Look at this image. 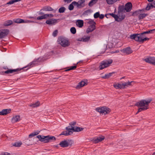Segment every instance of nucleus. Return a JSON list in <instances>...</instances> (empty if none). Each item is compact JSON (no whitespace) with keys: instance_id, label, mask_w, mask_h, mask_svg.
<instances>
[{"instance_id":"obj_1","label":"nucleus","mask_w":155,"mask_h":155,"mask_svg":"<svg viewBox=\"0 0 155 155\" xmlns=\"http://www.w3.org/2000/svg\"><path fill=\"white\" fill-rule=\"evenodd\" d=\"M155 30V29L143 32L140 34L134 33L130 35V38L134 40L139 42L143 43L144 41L148 40L149 38L146 37L144 34L149 33H153Z\"/></svg>"},{"instance_id":"obj_2","label":"nucleus","mask_w":155,"mask_h":155,"mask_svg":"<svg viewBox=\"0 0 155 155\" xmlns=\"http://www.w3.org/2000/svg\"><path fill=\"white\" fill-rule=\"evenodd\" d=\"M42 61V59L41 57H39L37 58H35L30 63L25 67L20 68H17L13 69H8L7 70L5 71L4 72V73L6 74H12L14 72H19L20 71L24 69V68L28 67V68L26 69V70H27L30 68L39 64Z\"/></svg>"},{"instance_id":"obj_3","label":"nucleus","mask_w":155,"mask_h":155,"mask_svg":"<svg viewBox=\"0 0 155 155\" xmlns=\"http://www.w3.org/2000/svg\"><path fill=\"white\" fill-rule=\"evenodd\" d=\"M36 137L39 139V141L45 143L54 142L56 139L54 137L50 135L47 136L38 135Z\"/></svg>"},{"instance_id":"obj_4","label":"nucleus","mask_w":155,"mask_h":155,"mask_svg":"<svg viewBox=\"0 0 155 155\" xmlns=\"http://www.w3.org/2000/svg\"><path fill=\"white\" fill-rule=\"evenodd\" d=\"M113 60L111 59H109L102 61L100 63L99 67L100 70L108 67L109 66L110 64L112 63Z\"/></svg>"},{"instance_id":"obj_5","label":"nucleus","mask_w":155,"mask_h":155,"mask_svg":"<svg viewBox=\"0 0 155 155\" xmlns=\"http://www.w3.org/2000/svg\"><path fill=\"white\" fill-rule=\"evenodd\" d=\"M151 101L152 100L151 99H149L147 100H142L139 102L135 104V105L138 107H143L145 106L148 107V106Z\"/></svg>"},{"instance_id":"obj_6","label":"nucleus","mask_w":155,"mask_h":155,"mask_svg":"<svg viewBox=\"0 0 155 155\" xmlns=\"http://www.w3.org/2000/svg\"><path fill=\"white\" fill-rule=\"evenodd\" d=\"M88 23L90 24L86 30V32L88 33L93 31L96 28V23L93 20H89L88 22Z\"/></svg>"},{"instance_id":"obj_7","label":"nucleus","mask_w":155,"mask_h":155,"mask_svg":"<svg viewBox=\"0 0 155 155\" xmlns=\"http://www.w3.org/2000/svg\"><path fill=\"white\" fill-rule=\"evenodd\" d=\"M96 110L97 112L104 114H107L110 112L109 109L106 107L97 108Z\"/></svg>"},{"instance_id":"obj_8","label":"nucleus","mask_w":155,"mask_h":155,"mask_svg":"<svg viewBox=\"0 0 155 155\" xmlns=\"http://www.w3.org/2000/svg\"><path fill=\"white\" fill-rule=\"evenodd\" d=\"M58 41L59 44L63 47H67L69 45L68 41L62 37H60L58 38Z\"/></svg>"},{"instance_id":"obj_9","label":"nucleus","mask_w":155,"mask_h":155,"mask_svg":"<svg viewBox=\"0 0 155 155\" xmlns=\"http://www.w3.org/2000/svg\"><path fill=\"white\" fill-rule=\"evenodd\" d=\"M72 141L71 140H64L61 141L59 143V145L62 147H67L71 145L70 143Z\"/></svg>"},{"instance_id":"obj_10","label":"nucleus","mask_w":155,"mask_h":155,"mask_svg":"<svg viewBox=\"0 0 155 155\" xmlns=\"http://www.w3.org/2000/svg\"><path fill=\"white\" fill-rule=\"evenodd\" d=\"M9 31L6 29L0 30V38H4L8 34Z\"/></svg>"},{"instance_id":"obj_11","label":"nucleus","mask_w":155,"mask_h":155,"mask_svg":"<svg viewBox=\"0 0 155 155\" xmlns=\"http://www.w3.org/2000/svg\"><path fill=\"white\" fill-rule=\"evenodd\" d=\"M120 51L124 54H129L133 52V51L130 47H127L120 50Z\"/></svg>"},{"instance_id":"obj_12","label":"nucleus","mask_w":155,"mask_h":155,"mask_svg":"<svg viewBox=\"0 0 155 155\" xmlns=\"http://www.w3.org/2000/svg\"><path fill=\"white\" fill-rule=\"evenodd\" d=\"M146 62L155 65V58L149 57L147 58L144 59L143 60Z\"/></svg>"},{"instance_id":"obj_13","label":"nucleus","mask_w":155,"mask_h":155,"mask_svg":"<svg viewBox=\"0 0 155 155\" xmlns=\"http://www.w3.org/2000/svg\"><path fill=\"white\" fill-rule=\"evenodd\" d=\"M109 15L114 18L115 21L120 22L123 20L125 18V15H122L121 18H119L118 16L116 15H115L114 14L110 13Z\"/></svg>"},{"instance_id":"obj_14","label":"nucleus","mask_w":155,"mask_h":155,"mask_svg":"<svg viewBox=\"0 0 155 155\" xmlns=\"http://www.w3.org/2000/svg\"><path fill=\"white\" fill-rule=\"evenodd\" d=\"M91 37L90 36H84L81 38H79L77 39V41H83L84 42H88L90 39Z\"/></svg>"},{"instance_id":"obj_15","label":"nucleus","mask_w":155,"mask_h":155,"mask_svg":"<svg viewBox=\"0 0 155 155\" xmlns=\"http://www.w3.org/2000/svg\"><path fill=\"white\" fill-rule=\"evenodd\" d=\"M57 23V20L54 18H51L46 21V23L49 25H54Z\"/></svg>"},{"instance_id":"obj_16","label":"nucleus","mask_w":155,"mask_h":155,"mask_svg":"<svg viewBox=\"0 0 155 155\" xmlns=\"http://www.w3.org/2000/svg\"><path fill=\"white\" fill-rule=\"evenodd\" d=\"M104 138L105 137L104 136L101 135L97 137L94 138L93 141L95 143H97L102 141Z\"/></svg>"},{"instance_id":"obj_17","label":"nucleus","mask_w":155,"mask_h":155,"mask_svg":"<svg viewBox=\"0 0 155 155\" xmlns=\"http://www.w3.org/2000/svg\"><path fill=\"white\" fill-rule=\"evenodd\" d=\"M126 10L124 5H121L119 6L118 8V14L119 16L120 15L125 12Z\"/></svg>"},{"instance_id":"obj_18","label":"nucleus","mask_w":155,"mask_h":155,"mask_svg":"<svg viewBox=\"0 0 155 155\" xmlns=\"http://www.w3.org/2000/svg\"><path fill=\"white\" fill-rule=\"evenodd\" d=\"M132 4L130 2L127 3L124 7L126 11L127 12H129L131 11L132 8Z\"/></svg>"},{"instance_id":"obj_19","label":"nucleus","mask_w":155,"mask_h":155,"mask_svg":"<svg viewBox=\"0 0 155 155\" xmlns=\"http://www.w3.org/2000/svg\"><path fill=\"white\" fill-rule=\"evenodd\" d=\"M155 8V1H153L152 3H149L146 8V10H149L151 8Z\"/></svg>"},{"instance_id":"obj_20","label":"nucleus","mask_w":155,"mask_h":155,"mask_svg":"<svg viewBox=\"0 0 155 155\" xmlns=\"http://www.w3.org/2000/svg\"><path fill=\"white\" fill-rule=\"evenodd\" d=\"M146 10L145 8L137 10L133 13L132 15L134 16H136L137 15L139 16V15H140L141 13H143Z\"/></svg>"},{"instance_id":"obj_21","label":"nucleus","mask_w":155,"mask_h":155,"mask_svg":"<svg viewBox=\"0 0 155 155\" xmlns=\"http://www.w3.org/2000/svg\"><path fill=\"white\" fill-rule=\"evenodd\" d=\"M76 25L79 28L82 27L84 25V21L81 20H78L76 22Z\"/></svg>"},{"instance_id":"obj_22","label":"nucleus","mask_w":155,"mask_h":155,"mask_svg":"<svg viewBox=\"0 0 155 155\" xmlns=\"http://www.w3.org/2000/svg\"><path fill=\"white\" fill-rule=\"evenodd\" d=\"M15 22L17 23H27L29 22L28 21H25L24 20L21 18H17L14 20Z\"/></svg>"},{"instance_id":"obj_23","label":"nucleus","mask_w":155,"mask_h":155,"mask_svg":"<svg viewBox=\"0 0 155 155\" xmlns=\"http://www.w3.org/2000/svg\"><path fill=\"white\" fill-rule=\"evenodd\" d=\"M20 120V116L16 115L14 116L12 119V121L13 123H15L19 121Z\"/></svg>"},{"instance_id":"obj_24","label":"nucleus","mask_w":155,"mask_h":155,"mask_svg":"<svg viewBox=\"0 0 155 155\" xmlns=\"http://www.w3.org/2000/svg\"><path fill=\"white\" fill-rule=\"evenodd\" d=\"M73 134V132L71 131H68L66 130L65 131H63L59 135H64L65 136H68L70 135Z\"/></svg>"},{"instance_id":"obj_25","label":"nucleus","mask_w":155,"mask_h":155,"mask_svg":"<svg viewBox=\"0 0 155 155\" xmlns=\"http://www.w3.org/2000/svg\"><path fill=\"white\" fill-rule=\"evenodd\" d=\"M134 82L133 81L131 82L128 81V82H124L122 83L123 88V89L125 88L126 87H127L128 86H130L131 85V83Z\"/></svg>"},{"instance_id":"obj_26","label":"nucleus","mask_w":155,"mask_h":155,"mask_svg":"<svg viewBox=\"0 0 155 155\" xmlns=\"http://www.w3.org/2000/svg\"><path fill=\"white\" fill-rule=\"evenodd\" d=\"M114 72H112L105 74L102 77V78L104 79H107L110 78L114 74Z\"/></svg>"},{"instance_id":"obj_27","label":"nucleus","mask_w":155,"mask_h":155,"mask_svg":"<svg viewBox=\"0 0 155 155\" xmlns=\"http://www.w3.org/2000/svg\"><path fill=\"white\" fill-rule=\"evenodd\" d=\"M113 86L116 89H123L122 83L114 84Z\"/></svg>"},{"instance_id":"obj_28","label":"nucleus","mask_w":155,"mask_h":155,"mask_svg":"<svg viewBox=\"0 0 155 155\" xmlns=\"http://www.w3.org/2000/svg\"><path fill=\"white\" fill-rule=\"evenodd\" d=\"M86 84V83L83 81H82L81 82L79 83L77 85L76 88H79L85 85Z\"/></svg>"},{"instance_id":"obj_29","label":"nucleus","mask_w":155,"mask_h":155,"mask_svg":"<svg viewBox=\"0 0 155 155\" xmlns=\"http://www.w3.org/2000/svg\"><path fill=\"white\" fill-rule=\"evenodd\" d=\"M83 130L84 128L82 127H74L73 131L74 132H79Z\"/></svg>"},{"instance_id":"obj_30","label":"nucleus","mask_w":155,"mask_h":155,"mask_svg":"<svg viewBox=\"0 0 155 155\" xmlns=\"http://www.w3.org/2000/svg\"><path fill=\"white\" fill-rule=\"evenodd\" d=\"M22 143L21 142H15L12 143V145L13 146L15 147H19L22 145Z\"/></svg>"},{"instance_id":"obj_31","label":"nucleus","mask_w":155,"mask_h":155,"mask_svg":"<svg viewBox=\"0 0 155 155\" xmlns=\"http://www.w3.org/2000/svg\"><path fill=\"white\" fill-rule=\"evenodd\" d=\"M142 13H141L140 15L138 16V18L139 20L143 19L148 15L147 14Z\"/></svg>"},{"instance_id":"obj_32","label":"nucleus","mask_w":155,"mask_h":155,"mask_svg":"<svg viewBox=\"0 0 155 155\" xmlns=\"http://www.w3.org/2000/svg\"><path fill=\"white\" fill-rule=\"evenodd\" d=\"M39 131L37 130L36 131H35L34 132L32 133L29 135V138H31L39 134Z\"/></svg>"},{"instance_id":"obj_33","label":"nucleus","mask_w":155,"mask_h":155,"mask_svg":"<svg viewBox=\"0 0 155 155\" xmlns=\"http://www.w3.org/2000/svg\"><path fill=\"white\" fill-rule=\"evenodd\" d=\"M43 10V11H51L53 10L52 8L49 6H46L44 7Z\"/></svg>"},{"instance_id":"obj_34","label":"nucleus","mask_w":155,"mask_h":155,"mask_svg":"<svg viewBox=\"0 0 155 155\" xmlns=\"http://www.w3.org/2000/svg\"><path fill=\"white\" fill-rule=\"evenodd\" d=\"M98 0H91L88 3V5L90 7L92 6L95 4L97 2Z\"/></svg>"},{"instance_id":"obj_35","label":"nucleus","mask_w":155,"mask_h":155,"mask_svg":"<svg viewBox=\"0 0 155 155\" xmlns=\"http://www.w3.org/2000/svg\"><path fill=\"white\" fill-rule=\"evenodd\" d=\"M84 1H82L81 2H80L79 3L78 2L74 1L72 2V3L74 4V5L77 6L78 7H79L84 2Z\"/></svg>"},{"instance_id":"obj_36","label":"nucleus","mask_w":155,"mask_h":155,"mask_svg":"<svg viewBox=\"0 0 155 155\" xmlns=\"http://www.w3.org/2000/svg\"><path fill=\"white\" fill-rule=\"evenodd\" d=\"M2 111V113L3 114V115H4L9 113L11 111V110L10 109H3Z\"/></svg>"},{"instance_id":"obj_37","label":"nucleus","mask_w":155,"mask_h":155,"mask_svg":"<svg viewBox=\"0 0 155 155\" xmlns=\"http://www.w3.org/2000/svg\"><path fill=\"white\" fill-rule=\"evenodd\" d=\"M13 23V21L12 20H8L6 21L4 23V25L5 26L10 25Z\"/></svg>"},{"instance_id":"obj_38","label":"nucleus","mask_w":155,"mask_h":155,"mask_svg":"<svg viewBox=\"0 0 155 155\" xmlns=\"http://www.w3.org/2000/svg\"><path fill=\"white\" fill-rule=\"evenodd\" d=\"M40 103L38 101L30 105V106L32 107H35L39 106Z\"/></svg>"},{"instance_id":"obj_39","label":"nucleus","mask_w":155,"mask_h":155,"mask_svg":"<svg viewBox=\"0 0 155 155\" xmlns=\"http://www.w3.org/2000/svg\"><path fill=\"white\" fill-rule=\"evenodd\" d=\"M21 0H12L9 1L8 2H7L6 3V4H7V5L12 4L15 3V2H19V1H21Z\"/></svg>"},{"instance_id":"obj_40","label":"nucleus","mask_w":155,"mask_h":155,"mask_svg":"<svg viewBox=\"0 0 155 155\" xmlns=\"http://www.w3.org/2000/svg\"><path fill=\"white\" fill-rule=\"evenodd\" d=\"M46 15L44 14L41 16H38L37 18V20H41L46 18Z\"/></svg>"},{"instance_id":"obj_41","label":"nucleus","mask_w":155,"mask_h":155,"mask_svg":"<svg viewBox=\"0 0 155 155\" xmlns=\"http://www.w3.org/2000/svg\"><path fill=\"white\" fill-rule=\"evenodd\" d=\"M65 9L66 8L64 7H61L58 10L59 12L60 13H63L64 12Z\"/></svg>"},{"instance_id":"obj_42","label":"nucleus","mask_w":155,"mask_h":155,"mask_svg":"<svg viewBox=\"0 0 155 155\" xmlns=\"http://www.w3.org/2000/svg\"><path fill=\"white\" fill-rule=\"evenodd\" d=\"M148 108V107H147L145 106L144 107H141L140 108H139L138 109V111L137 112V113H139L140 112H141L143 110H144Z\"/></svg>"},{"instance_id":"obj_43","label":"nucleus","mask_w":155,"mask_h":155,"mask_svg":"<svg viewBox=\"0 0 155 155\" xmlns=\"http://www.w3.org/2000/svg\"><path fill=\"white\" fill-rule=\"evenodd\" d=\"M70 31L72 34H75L76 32V29L74 27H71L70 29Z\"/></svg>"},{"instance_id":"obj_44","label":"nucleus","mask_w":155,"mask_h":155,"mask_svg":"<svg viewBox=\"0 0 155 155\" xmlns=\"http://www.w3.org/2000/svg\"><path fill=\"white\" fill-rule=\"evenodd\" d=\"M74 127H72L71 125H70L67 127H66L65 129L68 131H73V129Z\"/></svg>"},{"instance_id":"obj_45","label":"nucleus","mask_w":155,"mask_h":155,"mask_svg":"<svg viewBox=\"0 0 155 155\" xmlns=\"http://www.w3.org/2000/svg\"><path fill=\"white\" fill-rule=\"evenodd\" d=\"M73 5H74V4L72 3V2L69 5L68 9L70 10L71 11L74 8Z\"/></svg>"},{"instance_id":"obj_46","label":"nucleus","mask_w":155,"mask_h":155,"mask_svg":"<svg viewBox=\"0 0 155 155\" xmlns=\"http://www.w3.org/2000/svg\"><path fill=\"white\" fill-rule=\"evenodd\" d=\"M77 67V66L76 65L74 66H71L68 69L66 70L65 71H69L71 70H74Z\"/></svg>"},{"instance_id":"obj_47","label":"nucleus","mask_w":155,"mask_h":155,"mask_svg":"<svg viewBox=\"0 0 155 155\" xmlns=\"http://www.w3.org/2000/svg\"><path fill=\"white\" fill-rule=\"evenodd\" d=\"M100 16V13L99 12H97L95 13L94 15V17L95 18H97L99 17Z\"/></svg>"},{"instance_id":"obj_48","label":"nucleus","mask_w":155,"mask_h":155,"mask_svg":"<svg viewBox=\"0 0 155 155\" xmlns=\"http://www.w3.org/2000/svg\"><path fill=\"white\" fill-rule=\"evenodd\" d=\"M25 144L28 145H29L31 144L30 143V140L28 139H26L25 141Z\"/></svg>"},{"instance_id":"obj_49","label":"nucleus","mask_w":155,"mask_h":155,"mask_svg":"<svg viewBox=\"0 0 155 155\" xmlns=\"http://www.w3.org/2000/svg\"><path fill=\"white\" fill-rule=\"evenodd\" d=\"M76 122L75 121L70 122L69 124L70 125H71L72 127H74L76 125Z\"/></svg>"},{"instance_id":"obj_50","label":"nucleus","mask_w":155,"mask_h":155,"mask_svg":"<svg viewBox=\"0 0 155 155\" xmlns=\"http://www.w3.org/2000/svg\"><path fill=\"white\" fill-rule=\"evenodd\" d=\"M58 33V31L57 30H55L52 33V35L54 37H55L57 36Z\"/></svg>"},{"instance_id":"obj_51","label":"nucleus","mask_w":155,"mask_h":155,"mask_svg":"<svg viewBox=\"0 0 155 155\" xmlns=\"http://www.w3.org/2000/svg\"><path fill=\"white\" fill-rule=\"evenodd\" d=\"M45 15H47V16H46V18H47L48 17H53V15L52 14H45Z\"/></svg>"},{"instance_id":"obj_52","label":"nucleus","mask_w":155,"mask_h":155,"mask_svg":"<svg viewBox=\"0 0 155 155\" xmlns=\"http://www.w3.org/2000/svg\"><path fill=\"white\" fill-rule=\"evenodd\" d=\"M1 155H10V154L9 153L6 152L4 153H2Z\"/></svg>"},{"instance_id":"obj_53","label":"nucleus","mask_w":155,"mask_h":155,"mask_svg":"<svg viewBox=\"0 0 155 155\" xmlns=\"http://www.w3.org/2000/svg\"><path fill=\"white\" fill-rule=\"evenodd\" d=\"M104 15L103 14H101V15L100 14V16L99 17V18L101 19H102L103 18H104Z\"/></svg>"},{"instance_id":"obj_54","label":"nucleus","mask_w":155,"mask_h":155,"mask_svg":"<svg viewBox=\"0 0 155 155\" xmlns=\"http://www.w3.org/2000/svg\"><path fill=\"white\" fill-rule=\"evenodd\" d=\"M72 0H64V2H67L68 3H69L71 2Z\"/></svg>"},{"instance_id":"obj_55","label":"nucleus","mask_w":155,"mask_h":155,"mask_svg":"<svg viewBox=\"0 0 155 155\" xmlns=\"http://www.w3.org/2000/svg\"><path fill=\"white\" fill-rule=\"evenodd\" d=\"M119 51H116L115 52H112V53H117Z\"/></svg>"},{"instance_id":"obj_56","label":"nucleus","mask_w":155,"mask_h":155,"mask_svg":"<svg viewBox=\"0 0 155 155\" xmlns=\"http://www.w3.org/2000/svg\"><path fill=\"white\" fill-rule=\"evenodd\" d=\"M3 114L2 113V111H0V115H3Z\"/></svg>"},{"instance_id":"obj_57","label":"nucleus","mask_w":155,"mask_h":155,"mask_svg":"<svg viewBox=\"0 0 155 155\" xmlns=\"http://www.w3.org/2000/svg\"><path fill=\"white\" fill-rule=\"evenodd\" d=\"M153 0H147V1L149 2H151L152 1H153Z\"/></svg>"},{"instance_id":"obj_58","label":"nucleus","mask_w":155,"mask_h":155,"mask_svg":"<svg viewBox=\"0 0 155 155\" xmlns=\"http://www.w3.org/2000/svg\"><path fill=\"white\" fill-rule=\"evenodd\" d=\"M90 10H87L86 11V12H90Z\"/></svg>"},{"instance_id":"obj_59","label":"nucleus","mask_w":155,"mask_h":155,"mask_svg":"<svg viewBox=\"0 0 155 155\" xmlns=\"http://www.w3.org/2000/svg\"><path fill=\"white\" fill-rule=\"evenodd\" d=\"M153 155H155V152L153 153Z\"/></svg>"},{"instance_id":"obj_60","label":"nucleus","mask_w":155,"mask_h":155,"mask_svg":"<svg viewBox=\"0 0 155 155\" xmlns=\"http://www.w3.org/2000/svg\"><path fill=\"white\" fill-rule=\"evenodd\" d=\"M124 78V77H123V78H121L120 79H122V78Z\"/></svg>"},{"instance_id":"obj_61","label":"nucleus","mask_w":155,"mask_h":155,"mask_svg":"<svg viewBox=\"0 0 155 155\" xmlns=\"http://www.w3.org/2000/svg\"><path fill=\"white\" fill-rule=\"evenodd\" d=\"M138 113H137H137H136V114H138Z\"/></svg>"}]
</instances>
